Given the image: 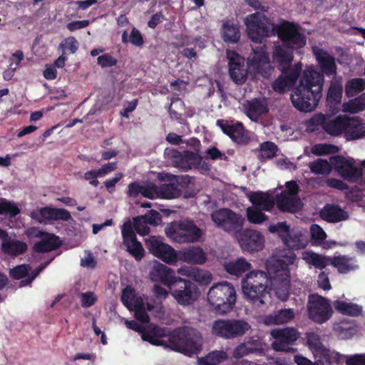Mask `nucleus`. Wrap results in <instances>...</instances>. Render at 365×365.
<instances>
[{"instance_id":"nucleus-29","label":"nucleus","mask_w":365,"mask_h":365,"mask_svg":"<svg viewBox=\"0 0 365 365\" xmlns=\"http://www.w3.org/2000/svg\"><path fill=\"white\" fill-rule=\"evenodd\" d=\"M320 217L328 222L336 223L347 220L349 215L339 205L327 204L321 210Z\"/></svg>"},{"instance_id":"nucleus-46","label":"nucleus","mask_w":365,"mask_h":365,"mask_svg":"<svg viewBox=\"0 0 365 365\" xmlns=\"http://www.w3.org/2000/svg\"><path fill=\"white\" fill-rule=\"evenodd\" d=\"M31 217L38 222H43L46 220H53V208L41 207L40 210H34L31 213Z\"/></svg>"},{"instance_id":"nucleus-37","label":"nucleus","mask_w":365,"mask_h":365,"mask_svg":"<svg viewBox=\"0 0 365 365\" xmlns=\"http://www.w3.org/2000/svg\"><path fill=\"white\" fill-rule=\"evenodd\" d=\"M343 93L342 80L339 77L331 81L327 92V102L329 105L339 104L341 101Z\"/></svg>"},{"instance_id":"nucleus-19","label":"nucleus","mask_w":365,"mask_h":365,"mask_svg":"<svg viewBox=\"0 0 365 365\" xmlns=\"http://www.w3.org/2000/svg\"><path fill=\"white\" fill-rule=\"evenodd\" d=\"M123 244L129 252L136 260H140L145 255L144 249L141 243L137 240L130 220L125 222L121 227Z\"/></svg>"},{"instance_id":"nucleus-35","label":"nucleus","mask_w":365,"mask_h":365,"mask_svg":"<svg viewBox=\"0 0 365 365\" xmlns=\"http://www.w3.org/2000/svg\"><path fill=\"white\" fill-rule=\"evenodd\" d=\"M28 245L26 242L17 240H10L9 237L2 242L1 250L8 255L18 256L27 251Z\"/></svg>"},{"instance_id":"nucleus-30","label":"nucleus","mask_w":365,"mask_h":365,"mask_svg":"<svg viewBox=\"0 0 365 365\" xmlns=\"http://www.w3.org/2000/svg\"><path fill=\"white\" fill-rule=\"evenodd\" d=\"M295 317L293 309H281L264 317L263 322L267 326L288 323Z\"/></svg>"},{"instance_id":"nucleus-23","label":"nucleus","mask_w":365,"mask_h":365,"mask_svg":"<svg viewBox=\"0 0 365 365\" xmlns=\"http://www.w3.org/2000/svg\"><path fill=\"white\" fill-rule=\"evenodd\" d=\"M228 58L229 74L231 79L237 84L245 83L247 78L245 59L235 51L228 53Z\"/></svg>"},{"instance_id":"nucleus-42","label":"nucleus","mask_w":365,"mask_h":365,"mask_svg":"<svg viewBox=\"0 0 365 365\" xmlns=\"http://www.w3.org/2000/svg\"><path fill=\"white\" fill-rule=\"evenodd\" d=\"M306 262L315 268L323 269L329 264H331L332 258L315 252H309L304 257Z\"/></svg>"},{"instance_id":"nucleus-12","label":"nucleus","mask_w":365,"mask_h":365,"mask_svg":"<svg viewBox=\"0 0 365 365\" xmlns=\"http://www.w3.org/2000/svg\"><path fill=\"white\" fill-rule=\"evenodd\" d=\"M216 125L225 135L238 145L246 146L251 142V132L246 129L240 121L218 119Z\"/></svg>"},{"instance_id":"nucleus-25","label":"nucleus","mask_w":365,"mask_h":365,"mask_svg":"<svg viewBox=\"0 0 365 365\" xmlns=\"http://www.w3.org/2000/svg\"><path fill=\"white\" fill-rule=\"evenodd\" d=\"M207 261V255L200 246H190L178 250V262L190 264H203Z\"/></svg>"},{"instance_id":"nucleus-15","label":"nucleus","mask_w":365,"mask_h":365,"mask_svg":"<svg viewBox=\"0 0 365 365\" xmlns=\"http://www.w3.org/2000/svg\"><path fill=\"white\" fill-rule=\"evenodd\" d=\"M247 64L250 69L255 73L261 75L263 78H269L272 74L274 67L270 65L269 55L265 45L252 48Z\"/></svg>"},{"instance_id":"nucleus-8","label":"nucleus","mask_w":365,"mask_h":365,"mask_svg":"<svg viewBox=\"0 0 365 365\" xmlns=\"http://www.w3.org/2000/svg\"><path fill=\"white\" fill-rule=\"evenodd\" d=\"M251 329V325L245 319H225L213 322L212 334L224 339H235L243 336Z\"/></svg>"},{"instance_id":"nucleus-6","label":"nucleus","mask_w":365,"mask_h":365,"mask_svg":"<svg viewBox=\"0 0 365 365\" xmlns=\"http://www.w3.org/2000/svg\"><path fill=\"white\" fill-rule=\"evenodd\" d=\"M167 237L178 243L199 242L203 235L202 230L192 220L175 221L166 227Z\"/></svg>"},{"instance_id":"nucleus-21","label":"nucleus","mask_w":365,"mask_h":365,"mask_svg":"<svg viewBox=\"0 0 365 365\" xmlns=\"http://www.w3.org/2000/svg\"><path fill=\"white\" fill-rule=\"evenodd\" d=\"M341 177L350 182L358 180L363 174L362 169L355 166L353 158H345L341 155L333 158V162Z\"/></svg>"},{"instance_id":"nucleus-4","label":"nucleus","mask_w":365,"mask_h":365,"mask_svg":"<svg viewBox=\"0 0 365 365\" xmlns=\"http://www.w3.org/2000/svg\"><path fill=\"white\" fill-rule=\"evenodd\" d=\"M295 255L289 257L287 262L282 259H272L266 263L269 272V288L274 291L278 299L286 301L289 297L290 272L289 265L294 262Z\"/></svg>"},{"instance_id":"nucleus-28","label":"nucleus","mask_w":365,"mask_h":365,"mask_svg":"<svg viewBox=\"0 0 365 365\" xmlns=\"http://www.w3.org/2000/svg\"><path fill=\"white\" fill-rule=\"evenodd\" d=\"M179 277L175 276L173 270L163 264H158L150 272L153 281L160 282L169 289Z\"/></svg>"},{"instance_id":"nucleus-16","label":"nucleus","mask_w":365,"mask_h":365,"mask_svg":"<svg viewBox=\"0 0 365 365\" xmlns=\"http://www.w3.org/2000/svg\"><path fill=\"white\" fill-rule=\"evenodd\" d=\"M145 245L150 253L164 262L172 265L178 262V251L157 237H150L145 240Z\"/></svg>"},{"instance_id":"nucleus-47","label":"nucleus","mask_w":365,"mask_h":365,"mask_svg":"<svg viewBox=\"0 0 365 365\" xmlns=\"http://www.w3.org/2000/svg\"><path fill=\"white\" fill-rule=\"evenodd\" d=\"M312 173L318 175L328 174L331 171V167L326 160L317 159L309 165Z\"/></svg>"},{"instance_id":"nucleus-7","label":"nucleus","mask_w":365,"mask_h":365,"mask_svg":"<svg viewBox=\"0 0 365 365\" xmlns=\"http://www.w3.org/2000/svg\"><path fill=\"white\" fill-rule=\"evenodd\" d=\"M249 38L255 43H261L264 38L275 34V26L263 14L255 12L245 19Z\"/></svg>"},{"instance_id":"nucleus-64","label":"nucleus","mask_w":365,"mask_h":365,"mask_svg":"<svg viewBox=\"0 0 365 365\" xmlns=\"http://www.w3.org/2000/svg\"><path fill=\"white\" fill-rule=\"evenodd\" d=\"M346 365H365V354H356L348 356Z\"/></svg>"},{"instance_id":"nucleus-52","label":"nucleus","mask_w":365,"mask_h":365,"mask_svg":"<svg viewBox=\"0 0 365 365\" xmlns=\"http://www.w3.org/2000/svg\"><path fill=\"white\" fill-rule=\"evenodd\" d=\"M338 151L339 148L337 146L330 144H318L312 148V153L319 156L335 153Z\"/></svg>"},{"instance_id":"nucleus-45","label":"nucleus","mask_w":365,"mask_h":365,"mask_svg":"<svg viewBox=\"0 0 365 365\" xmlns=\"http://www.w3.org/2000/svg\"><path fill=\"white\" fill-rule=\"evenodd\" d=\"M302 235L299 232L291 235L289 232L287 237H284L282 242L291 249L300 250L306 247V243L302 241Z\"/></svg>"},{"instance_id":"nucleus-18","label":"nucleus","mask_w":365,"mask_h":365,"mask_svg":"<svg viewBox=\"0 0 365 365\" xmlns=\"http://www.w3.org/2000/svg\"><path fill=\"white\" fill-rule=\"evenodd\" d=\"M271 335L274 339L272 344V348L277 351L284 352L292 351L293 349L289 346L294 344L299 337L297 330L292 327L273 329Z\"/></svg>"},{"instance_id":"nucleus-5","label":"nucleus","mask_w":365,"mask_h":365,"mask_svg":"<svg viewBox=\"0 0 365 365\" xmlns=\"http://www.w3.org/2000/svg\"><path fill=\"white\" fill-rule=\"evenodd\" d=\"M236 299L235 287L227 282L214 284L207 293L208 302L218 314H225L232 311Z\"/></svg>"},{"instance_id":"nucleus-60","label":"nucleus","mask_w":365,"mask_h":365,"mask_svg":"<svg viewBox=\"0 0 365 365\" xmlns=\"http://www.w3.org/2000/svg\"><path fill=\"white\" fill-rule=\"evenodd\" d=\"M175 183L178 185V187L182 190L188 187L189 185L192 182L193 178L187 175H171Z\"/></svg>"},{"instance_id":"nucleus-3","label":"nucleus","mask_w":365,"mask_h":365,"mask_svg":"<svg viewBox=\"0 0 365 365\" xmlns=\"http://www.w3.org/2000/svg\"><path fill=\"white\" fill-rule=\"evenodd\" d=\"M269 272L262 270H252L241 281V287L245 299L257 306L265 305L271 301Z\"/></svg>"},{"instance_id":"nucleus-57","label":"nucleus","mask_w":365,"mask_h":365,"mask_svg":"<svg viewBox=\"0 0 365 365\" xmlns=\"http://www.w3.org/2000/svg\"><path fill=\"white\" fill-rule=\"evenodd\" d=\"M158 190L159 187L154 184L143 185L142 195L149 199L160 198V192Z\"/></svg>"},{"instance_id":"nucleus-36","label":"nucleus","mask_w":365,"mask_h":365,"mask_svg":"<svg viewBox=\"0 0 365 365\" xmlns=\"http://www.w3.org/2000/svg\"><path fill=\"white\" fill-rule=\"evenodd\" d=\"M252 267L251 264L245 258L240 257L225 264V270L231 275L242 276Z\"/></svg>"},{"instance_id":"nucleus-31","label":"nucleus","mask_w":365,"mask_h":365,"mask_svg":"<svg viewBox=\"0 0 365 365\" xmlns=\"http://www.w3.org/2000/svg\"><path fill=\"white\" fill-rule=\"evenodd\" d=\"M41 239V240L36 242L33 247L34 250L38 253L53 251L61 245L60 238L53 234L46 232Z\"/></svg>"},{"instance_id":"nucleus-34","label":"nucleus","mask_w":365,"mask_h":365,"mask_svg":"<svg viewBox=\"0 0 365 365\" xmlns=\"http://www.w3.org/2000/svg\"><path fill=\"white\" fill-rule=\"evenodd\" d=\"M253 207L262 208L264 211L269 212L274 207L275 202L272 197L262 192H252L248 196Z\"/></svg>"},{"instance_id":"nucleus-22","label":"nucleus","mask_w":365,"mask_h":365,"mask_svg":"<svg viewBox=\"0 0 365 365\" xmlns=\"http://www.w3.org/2000/svg\"><path fill=\"white\" fill-rule=\"evenodd\" d=\"M238 240L242 249L250 252H258L264 247L262 235L255 230H245L240 233Z\"/></svg>"},{"instance_id":"nucleus-58","label":"nucleus","mask_w":365,"mask_h":365,"mask_svg":"<svg viewBox=\"0 0 365 365\" xmlns=\"http://www.w3.org/2000/svg\"><path fill=\"white\" fill-rule=\"evenodd\" d=\"M97 63L101 68L112 67L117 64V59L109 53H105L97 58Z\"/></svg>"},{"instance_id":"nucleus-13","label":"nucleus","mask_w":365,"mask_h":365,"mask_svg":"<svg viewBox=\"0 0 365 365\" xmlns=\"http://www.w3.org/2000/svg\"><path fill=\"white\" fill-rule=\"evenodd\" d=\"M349 117L339 115L334 118L327 116L322 113L314 115L309 120V125L321 126L322 129L329 135L338 136L346 132Z\"/></svg>"},{"instance_id":"nucleus-33","label":"nucleus","mask_w":365,"mask_h":365,"mask_svg":"<svg viewBox=\"0 0 365 365\" xmlns=\"http://www.w3.org/2000/svg\"><path fill=\"white\" fill-rule=\"evenodd\" d=\"M331 264L336 267L340 274H347L359 267L355 258L346 255L334 257L331 261Z\"/></svg>"},{"instance_id":"nucleus-39","label":"nucleus","mask_w":365,"mask_h":365,"mask_svg":"<svg viewBox=\"0 0 365 365\" xmlns=\"http://www.w3.org/2000/svg\"><path fill=\"white\" fill-rule=\"evenodd\" d=\"M334 307L339 313L351 317H357L362 312L361 307L358 304L341 300L334 301Z\"/></svg>"},{"instance_id":"nucleus-54","label":"nucleus","mask_w":365,"mask_h":365,"mask_svg":"<svg viewBox=\"0 0 365 365\" xmlns=\"http://www.w3.org/2000/svg\"><path fill=\"white\" fill-rule=\"evenodd\" d=\"M310 232L312 239L319 244L322 243L327 237L326 232L319 225H312Z\"/></svg>"},{"instance_id":"nucleus-32","label":"nucleus","mask_w":365,"mask_h":365,"mask_svg":"<svg viewBox=\"0 0 365 365\" xmlns=\"http://www.w3.org/2000/svg\"><path fill=\"white\" fill-rule=\"evenodd\" d=\"M346 140H354L365 137V123H362L358 117H349L347 128L345 132Z\"/></svg>"},{"instance_id":"nucleus-62","label":"nucleus","mask_w":365,"mask_h":365,"mask_svg":"<svg viewBox=\"0 0 365 365\" xmlns=\"http://www.w3.org/2000/svg\"><path fill=\"white\" fill-rule=\"evenodd\" d=\"M141 218L144 219L148 225H158L161 221L160 213L154 210H151L145 215H141Z\"/></svg>"},{"instance_id":"nucleus-59","label":"nucleus","mask_w":365,"mask_h":365,"mask_svg":"<svg viewBox=\"0 0 365 365\" xmlns=\"http://www.w3.org/2000/svg\"><path fill=\"white\" fill-rule=\"evenodd\" d=\"M135 296V290L131 287H126L122 292L120 299L122 303L128 309H130V302Z\"/></svg>"},{"instance_id":"nucleus-61","label":"nucleus","mask_w":365,"mask_h":365,"mask_svg":"<svg viewBox=\"0 0 365 365\" xmlns=\"http://www.w3.org/2000/svg\"><path fill=\"white\" fill-rule=\"evenodd\" d=\"M80 297L81 299V306L85 308L93 306L97 301V297L93 292L81 293Z\"/></svg>"},{"instance_id":"nucleus-55","label":"nucleus","mask_w":365,"mask_h":365,"mask_svg":"<svg viewBox=\"0 0 365 365\" xmlns=\"http://www.w3.org/2000/svg\"><path fill=\"white\" fill-rule=\"evenodd\" d=\"M228 356L225 351H214L205 356L207 360L210 361L216 365H219L227 359Z\"/></svg>"},{"instance_id":"nucleus-2","label":"nucleus","mask_w":365,"mask_h":365,"mask_svg":"<svg viewBox=\"0 0 365 365\" xmlns=\"http://www.w3.org/2000/svg\"><path fill=\"white\" fill-rule=\"evenodd\" d=\"M149 330L156 339L168 336L165 346L175 351L190 355L197 354L201 350L202 334L195 328L185 326L170 331L165 328L154 326Z\"/></svg>"},{"instance_id":"nucleus-53","label":"nucleus","mask_w":365,"mask_h":365,"mask_svg":"<svg viewBox=\"0 0 365 365\" xmlns=\"http://www.w3.org/2000/svg\"><path fill=\"white\" fill-rule=\"evenodd\" d=\"M269 231L272 233H277L283 240L284 237H287L289 232V226L286 222H278L275 225H270Z\"/></svg>"},{"instance_id":"nucleus-41","label":"nucleus","mask_w":365,"mask_h":365,"mask_svg":"<svg viewBox=\"0 0 365 365\" xmlns=\"http://www.w3.org/2000/svg\"><path fill=\"white\" fill-rule=\"evenodd\" d=\"M365 90V79L356 78L349 80L345 84V93L349 98L354 97Z\"/></svg>"},{"instance_id":"nucleus-56","label":"nucleus","mask_w":365,"mask_h":365,"mask_svg":"<svg viewBox=\"0 0 365 365\" xmlns=\"http://www.w3.org/2000/svg\"><path fill=\"white\" fill-rule=\"evenodd\" d=\"M252 353H255L254 348L250 347L249 344L242 343L235 347L232 355L236 359H240Z\"/></svg>"},{"instance_id":"nucleus-51","label":"nucleus","mask_w":365,"mask_h":365,"mask_svg":"<svg viewBox=\"0 0 365 365\" xmlns=\"http://www.w3.org/2000/svg\"><path fill=\"white\" fill-rule=\"evenodd\" d=\"M132 225L134 232L142 236H145L150 232L148 224L144 219L141 218V216L133 218V224Z\"/></svg>"},{"instance_id":"nucleus-40","label":"nucleus","mask_w":365,"mask_h":365,"mask_svg":"<svg viewBox=\"0 0 365 365\" xmlns=\"http://www.w3.org/2000/svg\"><path fill=\"white\" fill-rule=\"evenodd\" d=\"M169 183H164L159 186L160 198L173 199L180 197L182 195V190L175 183L172 178H170Z\"/></svg>"},{"instance_id":"nucleus-24","label":"nucleus","mask_w":365,"mask_h":365,"mask_svg":"<svg viewBox=\"0 0 365 365\" xmlns=\"http://www.w3.org/2000/svg\"><path fill=\"white\" fill-rule=\"evenodd\" d=\"M244 109L246 115L253 122H258L269 110L267 101L257 98L246 101Z\"/></svg>"},{"instance_id":"nucleus-14","label":"nucleus","mask_w":365,"mask_h":365,"mask_svg":"<svg viewBox=\"0 0 365 365\" xmlns=\"http://www.w3.org/2000/svg\"><path fill=\"white\" fill-rule=\"evenodd\" d=\"M212 220L218 227L227 232H238L242 230L245 219L240 214L229 208H221L211 214Z\"/></svg>"},{"instance_id":"nucleus-43","label":"nucleus","mask_w":365,"mask_h":365,"mask_svg":"<svg viewBox=\"0 0 365 365\" xmlns=\"http://www.w3.org/2000/svg\"><path fill=\"white\" fill-rule=\"evenodd\" d=\"M188 271L181 269L180 273L185 275H189L192 277V279L202 284H208L212 280L211 274L203 269L200 268H195L192 270L190 273H187Z\"/></svg>"},{"instance_id":"nucleus-26","label":"nucleus","mask_w":365,"mask_h":365,"mask_svg":"<svg viewBox=\"0 0 365 365\" xmlns=\"http://www.w3.org/2000/svg\"><path fill=\"white\" fill-rule=\"evenodd\" d=\"M293 58V49L284 45L274 46L272 51V60L279 70L293 68L292 66Z\"/></svg>"},{"instance_id":"nucleus-44","label":"nucleus","mask_w":365,"mask_h":365,"mask_svg":"<svg viewBox=\"0 0 365 365\" xmlns=\"http://www.w3.org/2000/svg\"><path fill=\"white\" fill-rule=\"evenodd\" d=\"M262 209L257 207H249L247 208V220L252 224H262L268 220L269 217L262 212Z\"/></svg>"},{"instance_id":"nucleus-9","label":"nucleus","mask_w":365,"mask_h":365,"mask_svg":"<svg viewBox=\"0 0 365 365\" xmlns=\"http://www.w3.org/2000/svg\"><path fill=\"white\" fill-rule=\"evenodd\" d=\"M307 311L308 318L319 324L327 322L333 314L330 300L318 294L309 295Z\"/></svg>"},{"instance_id":"nucleus-50","label":"nucleus","mask_w":365,"mask_h":365,"mask_svg":"<svg viewBox=\"0 0 365 365\" xmlns=\"http://www.w3.org/2000/svg\"><path fill=\"white\" fill-rule=\"evenodd\" d=\"M20 213L19 208L9 201L4 200L0 202V215H9L14 217Z\"/></svg>"},{"instance_id":"nucleus-48","label":"nucleus","mask_w":365,"mask_h":365,"mask_svg":"<svg viewBox=\"0 0 365 365\" xmlns=\"http://www.w3.org/2000/svg\"><path fill=\"white\" fill-rule=\"evenodd\" d=\"M277 145L271 141H266L260 145V155L263 158L272 159L277 155Z\"/></svg>"},{"instance_id":"nucleus-49","label":"nucleus","mask_w":365,"mask_h":365,"mask_svg":"<svg viewBox=\"0 0 365 365\" xmlns=\"http://www.w3.org/2000/svg\"><path fill=\"white\" fill-rule=\"evenodd\" d=\"M31 270V267L29 264H20L10 269L9 276L14 279H21L27 277Z\"/></svg>"},{"instance_id":"nucleus-63","label":"nucleus","mask_w":365,"mask_h":365,"mask_svg":"<svg viewBox=\"0 0 365 365\" xmlns=\"http://www.w3.org/2000/svg\"><path fill=\"white\" fill-rule=\"evenodd\" d=\"M129 41L134 46L140 47L144 43L143 37L140 31L136 28L133 27L131 30Z\"/></svg>"},{"instance_id":"nucleus-38","label":"nucleus","mask_w":365,"mask_h":365,"mask_svg":"<svg viewBox=\"0 0 365 365\" xmlns=\"http://www.w3.org/2000/svg\"><path fill=\"white\" fill-rule=\"evenodd\" d=\"M222 38L227 43L238 42L240 38L239 26L230 21L224 22L222 26Z\"/></svg>"},{"instance_id":"nucleus-20","label":"nucleus","mask_w":365,"mask_h":365,"mask_svg":"<svg viewBox=\"0 0 365 365\" xmlns=\"http://www.w3.org/2000/svg\"><path fill=\"white\" fill-rule=\"evenodd\" d=\"M302 69V63L299 62L293 68L279 70L282 74L272 83V88L279 93H284L296 83Z\"/></svg>"},{"instance_id":"nucleus-27","label":"nucleus","mask_w":365,"mask_h":365,"mask_svg":"<svg viewBox=\"0 0 365 365\" xmlns=\"http://www.w3.org/2000/svg\"><path fill=\"white\" fill-rule=\"evenodd\" d=\"M276 205L282 212L296 213L301 210V200L298 196H290L282 192L276 196Z\"/></svg>"},{"instance_id":"nucleus-1","label":"nucleus","mask_w":365,"mask_h":365,"mask_svg":"<svg viewBox=\"0 0 365 365\" xmlns=\"http://www.w3.org/2000/svg\"><path fill=\"white\" fill-rule=\"evenodd\" d=\"M321 71L307 66L303 71L299 85L293 90L290 98L294 108L308 113L313 111L322 96L324 75L336 77L337 67L334 57L322 48H313Z\"/></svg>"},{"instance_id":"nucleus-17","label":"nucleus","mask_w":365,"mask_h":365,"mask_svg":"<svg viewBox=\"0 0 365 365\" xmlns=\"http://www.w3.org/2000/svg\"><path fill=\"white\" fill-rule=\"evenodd\" d=\"M166 154L170 159L173 167L185 172L192 168H199L202 160L199 154L189 150H185L182 153L178 150L171 149L168 150Z\"/></svg>"},{"instance_id":"nucleus-11","label":"nucleus","mask_w":365,"mask_h":365,"mask_svg":"<svg viewBox=\"0 0 365 365\" xmlns=\"http://www.w3.org/2000/svg\"><path fill=\"white\" fill-rule=\"evenodd\" d=\"M173 298L181 305H190L200 294L197 285L190 280L178 277L169 289Z\"/></svg>"},{"instance_id":"nucleus-10","label":"nucleus","mask_w":365,"mask_h":365,"mask_svg":"<svg viewBox=\"0 0 365 365\" xmlns=\"http://www.w3.org/2000/svg\"><path fill=\"white\" fill-rule=\"evenodd\" d=\"M301 26L294 22L284 21L278 26L277 35L282 45L292 49H299L307 43L306 36L300 32Z\"/></svg>"}]
</instances>
